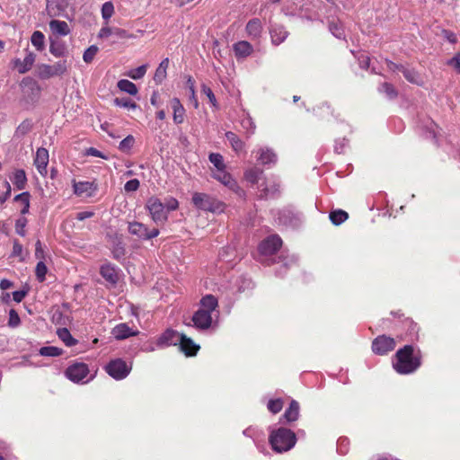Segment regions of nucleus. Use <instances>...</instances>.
Here are the masks:
<instances>
[{
    "label": "nucleus",
    "instance_id": "f8f14e48",
    "mask_svg": "<svg viewBox=\"0 0 460 460\" xmlns=\"http://www.w3.org/2000/svg\"><path fill=\"white\" fill-rule=\"evenodd\" d=\"M282 241L278 235H271L262 241L259 245V252L262 255L275 253L281 246Z\"/></svg>",
    "mask_w": 460,
    "mask_h": 460
},
{
    "label": "nucleus",
    "instance_id": "a18cd8bd",
    "mask_svg": "<svg viewBox=\"0 0 460 460\" xmlns=\"http://www.w3.org/2000/svg\"><path fill=\"white\" fill-rule=\"evenodd\" d=\"M114 13V5L111 2H105L102 7V16L108 21Z\"/></svg>",
    "mask_w": 460,
    "mask_h": 460
},
{
    "label": "nucleus",
    "instance_id": "473e14b6",
    "mask_svg": "<svg viewBox=\"0 0 460 460\" xmlns=\"http://www.w3.org/2000/svg\"><path fill=\"white\" fill-rule=\"evenodd\" d=\"M329 217L333 225L339 226L348 219L349 215L346 211L338 209L332 211Z\"/></svg>",
    "mask_w": 460,
    "mask_h": 460
},
{
    "label": "nucleus",
    "instance_id": "49530a36",
    "mask_svg": "<svg viewBox=\"0 0 460 460\" xmlns=\"http://www.w3.org/2000/svg\"><path fill=\"white\" fill-rule=\"evenodd\" d=\"M134 143H135L134 137L131 135H128L122 141H120L119 148L122 152H128L132 148Z\"/></svg>",
    "mask_w": 460,
    "mask_h": 460
},
{
    "label": "nucleus",
    "instance_id": "58836bf2",
    "mask_svg": "<svg viewBox=\"0 0 460 460\" xmlns=\"http://www.w3.org/2000/svg\"><path fill=\"white\" fill-rule=\"evenodd\" d=\"M147 66L142 65L137 68L129 70L126 75L130 77L133 80L141 79L146 73Z\"/></svg>",
    "mask_w": 460,
    "mask_h": 460
},
{
    "label": "nucleus",
    "instance_id": "3c124183",
    "mask_svg": "<svg viewBox=\"0 0 460 460\" xmlns=\"http://www.w3.org/2000/svg\"><path fill=\"white\" fill-rule=\"evenodd\" d=\"M21 323L20 316L14 309L9 312L8 325L12 328L18 327Z\"/></svg>",
    "mask_w": 460,
    "mask_h": 460
},
{
    "label": "nucleus",
    "instance_id": "dca6fc26",
    "mask_svg": "<svg viewBox=\"0 0 460 460\" xmlns=\"http://www.w3.org/2000/svg\"><path fill=\"white\" fill-rule=\"evenodd\" d=\"M388 66L390 69H398L399 71H401L403 74L405 79L411 84L417 85H421L423 84V80L420 75L414 69L408 68L403 66H398L394 63H390Z\"/></svg>",
    "mask_w": 460,
    "mask_h": 460
},
{
    "label": "nucleus",
    "instance_id": "cd10ccee",
    "mask_svg": "<svg viewBox=\"0 0 460 460\" xmlns=\"http://www.w3.org/2000/svg\"><path fill=\"white\" fill-rule=\"evenodd\" d=\"M101 275L109 282L116 283L118 280V274L116 269L111 264L102 265L101 268Z\"/></svg>",
    "mask_w": 460,
    "mask_h": 460
},
{
    "label": "nucleus",
    "instance_id": "f3484780",
    "mask_svg": "<svg viewBox=\"0 0 460 460\" xmlns=\"http://www.w3.org/2000/svg\"><path fill=\"white\" fill-rule=\"evenodd\" d=\"M183 333H180L173 330H166L158 339V345L172 346L180 342Z\"/></svg>",
    "mask_w": 460,
    "mask_h": 460
},
{
    "label": "nucleus",
    "instance_id": "c9c22d12",
    "mask_svg": "<svg viewBox=\"0 0 460 460\" xmlns=\"http://www.w3.org/2000/svg\"><path fill=\"white\" fill-rule=\"evenodd\" d=\"M27 181L26 174L23 170H17L13 173V183L17 189L22 190Z\"/></svg>",
    "mask_w": 460,
    "mask_h": 460
},
{
    "label": "nucleus",
    "instance_id": "4c0bfd02",
    "mask_svg": "<svg viewBox=\"0 0 460 460\" xmlns=\"http://www.w3.org/2000/svg\"><path fill=\"white\" fill-rule=\"evenodd\" d=\"M242 127L246 130L247 137H250L254 134L256 129V125L253 119L250 117V115H246L241 121Z\"/></svg>",
    "mask_w": 460,
    "mask_h": 460
},
{
    "label": "nucleus",
    "instance_id": "ddd939ff",
    "mask_svg": "<svg viewBox=\"0 0 460 460\" xmlns=\"http://www.w3.org/2000/svg\"><path fill=\"white\" fill-rule=\"evenodd\" d=\"M256 159L261 165H274L278 161V155L272 148L262 146L256 151Z\"/></svg>",
    "mask_w": 460,
    "mask_h": 460
},
{
    "label": "nucleus",
    "instance_id": "6e6d98bb",
    "mask_svg": "<svg viewBox=\"0 0 460 460\" xmlns=\"http://www.w3.org/2000/svg\"><path fill=\"white\" fill-rule=\"evenodd\" d=\"M31 129V124L29 121H23L16 128L17 136H24Z\"/></svg>",
    "mask_w": 460,
    "mask_h": 460
},
{
    "label": "nucleus",
    "instance_id": "423d86ee",
    "mask_svg": "<svg viewBox=\"0 0 460 460\" xmlns=\"http://www.w3.org/2000/svg\"><path fill=\"white\" fill-rule=\"evenodd\" d=\"M67 70L66 60H61L54 65L40 64L37 66V75L41 79H49L53 76L62 75Z\"/></svg>",
    "mask_w": 460,
    "mask_h": 460
},
{
    "label": "nucleus",
    "instance_id": "1a4fd4ad",
    "mask_svg": "<svg viewBox=\"0 0 460 460\" xmlns=\"http://www.w3.org/2000/svg\"><path fill=\"white\" fill-rule=\"evenodd\" d=\"M211 176L229 190L240 196L243 194V190L239 187L237 181L226 171V169L221 171H212Z\"/></svg>",
    "mask_w": 460,
    "mask_h": 460
},
{
    "label": "nucleus",
    "instance_id": "a19ab883",
    "mask_svg": "<svg viewBox=\"0 0 460 460\" xmlns=\"http://www.w3.org/2000/svg\"><path fill=\"white\" fill-rule=\"evenodd\" d=\"M40 354L44 357H57L62 354V349L55 346H47L40 349Z\"/></svg>",
    "mask_w": 460,
    "mask_h": 460
},
{
    "label": "nucleus",
    "instance_id": "f257e3e1",
    "mask_svg": "<svg viewBox=\"0 0 460 460\" xmlns=\"http://www.w3.org/2000/svg\"><path fill=\"white\" fill-rule=\"evenodd\" d=\"M199 305V309L191 318L192 325L199 331H206L212 325V314L216 311L218 303L214 296L207 295L201 298Z\"/></svg>",
    "mask_w": 460,
    "mask_h": 460
},
{
    "label": "nucleus",
    "instance_id": "de8ad7c7",
    "mask_svg": "<svg viewBox=\"0 0 460 460\" xmlns=\"http://www.w3.org/2000/svg\"><path fill=\"white\" fill-rule=\"evenodd\" d=\"M98 52V48L94 45L90 46L83 55V59L85 63H91Z\"/></svg>",
    "mask_w": 460,
    "mask_h": 460
},
{
    "label": "nucleus",
    "instance_id": "603ef678",
    "mask_svg": "<svg viewBox=\"0 0 460 460\" xmlns=\"http://www.w3.org/2000/svg\"><path fill=\"white\" fill-rule=\"evenodd\" d=\"M12 256L19 257L21 261H23L25 260L23 256L22 245L16 240L13 242Z\"/></svg>",
    "mask_w": 460,
    "mask_h": 460
},
{
    "label": "nucleus",
    "instance_id": "e433bc0d",
    "mask_svg": "<svg viewBox=\"0 0 460 460\" xmlns=\"http://www.w3.org/2000/svg\"><path fill=\"white\" fill-rule=\"evenodd\" d=\"M16 202H20L22 206L21 209V213L22 215H25L29 212L30 208V194L28 192H22L21 194H18L14 198Z\"/></svg>",
    "mask_w": 460,
    "mask_h": 460
},
{
    "label": "nucleus",
    "instance_id": "864d4df0",
    "mask_svg": "<svg viewBox=\"0 0 460 460\" xmlns=\"http://www.w3.org/2000/svg\"><path fill=\"white\" fill-rule=\"evenodd\" d=\"M201 93L208 98L210 103L214 107H217V99H216V96L213 93L212 90L210 89V87L207 86L206 84H202Z\"/></svg>",
    "mask_w": 460,
    "mask_h": 460
},
{
    "label": "nucleus",
    "instance_id": "052dcab7",
    "mask_svg": "<svg viewBox=\"0 0 460 460\" xmlns=\"http://www.w3.org/2000/svg\"><path fill=\"white\" fill-rule=\"evenodd\" d=\"M35 257L42 261L45 260V252L40 240L35 244Z\"/></svg>",
    "mask_w": 460,
    "mask_h": 460
},
{
    "label": "nucleus",
    "instance_id": "a211bd4d",
    "mask_svg": "<svg viewBox=\"0 0 460 460\" xmlns=\"http://www.w3.org/2000/svg\"><path fill=\"white\" fill-rule=\"evenodd\" d=\"M35 58L36 57L32 52H28L23 60L16 58L13 61V66L20 74H24L31 70L35 62Z\"/></svg>",
    "mask_w": 460,
    "mask_h": 460
},
{
    "label": "nucleus",
    "instance_id": "680f3d73",
    "mask_svg": "<svg viewBox=\"0 0 460 460\" xmlns=\"http://www.w3.org/2000/svg\"><path fill=\"white\" fill-rule=\"evenodd\" d=\"M187 84L190 92V100L193 102L194 107L197 109L199 107V102L195 95L194 82L191 78H189Z\"/></svg>",
    "mask_w": 460,
    "mask_h": 460
},
{
    "label": "nucleus",
    "instance_id": "2eb2a0df",
    "mask_svg": "<svg viewBox=\"0 0 460 460\" xmlns=\"http://www.w3.org/2000/svg\"><path fill=\"white\" fill-rule=\"evenodd\" d=\"M49 151L44 147H40L36 151L34 165L39 173L42 176L47 175V166L49 164Z\"/></svg>",
    "mask_w": 460,
    "mask_h": 460
},
{
    "label": "nucleus",
    "instance_id": "09e8293b",
    "mask_svg": "<svg viewBox=\"0 0 460 460\" xmlns=\"http://www.w3.org/2000/svg\"><path fill=\"white\" fill-rule=\"evenodd\" d=\"M379 91L382 93H385L387 95V97H389L390 99L395 98L397 96L396 90L394 89V87L392 84H390L388 83H384L380 86Z\"/></svg>",
    "mask_w": 460,
    "mask_h": 460
},
{
    "label": "nucleus",
    "instance_id": "4d7b16f0",
    "mask_svg": "<svg viewBox=\"0 0 460 460\" xmlns=\"http://www.w3.org/2000/svg\"><path fill=\"white\" fill-rule=\"evenodd\" d=\"M447 65L452 66L458 74H460V52L456 53L447 61Z\"/></svg>",
    "mask_w": 460,
    "mask_h": 460
},
{
    "label": "nucleus",
    "instance_id": "ea45409f",
    "mask_svg": "<svg viewBox=\"0 0 460 460\" xmlns=\"http://www.w3.org/2000/svg\"><path fill=\"white\" fill-rule=\"evenodd\" d=\"M44 35L41 31H36L31 35V44L38 49L41 50L44 48Z\"/></svg>",
    "mask_w": 460,
    "mask_h": 460
},
{
    "label": "nucleus",
    "instance_id": "393cba45",
    "mask_svg": "<svg viewBox=\"0 0 460 460\" xmlns=\"http://www.w3.org/2000/svg\"><path fill=\"white\" fill-rule=\"evenodd\" d=\"M258 189L261 197L271 198L279 192V185L275 182L263 181L258 186Z\"/></svg>",
    "mask_w": 460,
    "mask_h": 460
},
{
    "label": "nucleus",
    "instance_id": "8fccbe9b",
    "mask_svg": "<svg viewBox=\"0 0 460 460\" xmlns=\"http://www.w3.org/2000/svg\"><path fill=\"white\" fill-rule=\"evenodd\" d=\"M283 408V402L280 399L270 400L268 402V409L272 413L279 412Z\"/></svg>",
    "mask_w": 460,
    "mask_h": 460
},
{
    "label": "nucleus",
    "instance_id": "69168bd1",
    "mask_svg": "<svg viewBox=\"0 0 460 460\" xmlns=\"http://www.w3.org/2000/svg\"><path fill=\"white\" fill-rule=\"evenodd\" d=\"M112 35V28L110 27H102L99 31V38H108Z\"/></svg>",
    "mask_w": 460,
    "mask_h": 460
},
{
    "label": "nucleus",
    "instance_id": "20e7f679",
    "mask_svg": "<svg viewBox=\"0 0 460 460\" xmlns=\"http://www.w3.org/2000/svg\"><path fill=\"white\" fill-rule=\"evenodd\" d=\"M192 203L198 208L211 213H221L225 204L217 198L203 192H195L192 195Z\"/></svg>",
    "mask_w": 460,
    "mask_h": 460
},
{
    "label": "nucleus",
    "instance_id": "72a5a7b5",
    "mask_svg": "<svg viewBox=\"0 0 460 460\" xmlns=\"http://www.w3.org/2000/svg\"><path fill=\"white\" fill-rule=\"evenodd\" d=\"M209 162L214 165V171H221L226 168L223 156L218 153H211L208 155Z\"/></svg>",
    "mask_w": 460,
    "mask_h": 460
},
{
    "label": "nucleus",
    "instance_id": "bf43d9fd",
    "mask_svg": "<svg viewBox=\"0 0 460 460\" xmlns=\"http://www.w3.org/2000/svg\"><path fill=\"white\" fill-rule=\"evenodd\" d=\"M166 209V212L176 210L179 207L178 200L174 198H169L166 199L165 204H164Z\"/></svg>",
    "mask_w": 460,
    "mask_h": 460
},
{
    "label": "nucleus",
    "instance_id": "a878e982",
    "mask_svg": "<svg viewBox=\"0 0 460 460\" xmlns=\"http://www.w3.org/2000/svg\"><path fill=\"white\" fill-rule=\"evenodd\" d=\"M226 137L236 154L244 151L245 143L235 133L228 131L226 133Z\"/></svg>",
    "mask_w": 460,
    "mask_h": 460
},
{
    "label": "nucleus",
    "instance_id": "9b49d317",
    "mask_svg": "<svg viewBox=\"0 0 460 460\" xmlns=\"http://www.w3.org/2000/svg\"><path fill=\"white\" fill-rule=\"evenodd\" d=\"M128 232L131 234L145 240L152 239L159 234V230L157 228H154L153 230L149 231L144 224L139 222L129 223Z\"/></svg>",
    "mask_w": 460,
    "mask_h": 460
},
{
    "label": "nucleus",
    "instance_id": "4be33fe9",
    "mask_svg": "<svg viewBox=\"0 0 460 460\" xmlns=\"http://www.w3.org/2000/svg\"><path fill=\"white\" fill-rule=\"evenodd\" d=\"M233 49L237 58H244L252 54L253 48L248 41L241 40L234 44Z\"/></svg>",
    "mask_w": 460,
    "mask_h": 460
},
{
    "label": "nucleus",
    "instance_id": "e2e57ef3",
    "mask_svg": "<svg viewBox=\"0 0 460 460\" xmlns=\"http://www.w3.org/2000/svg\"><path fill=\"white\" fill-rule=\"evenodd\" d=\"M112 34L117 36L119 39H129L132 38L131 35H129L127 31L120 29V28H112Z\"/></svg>",
    "mask_w": 460,
    "mask_h": 460
},
{
    "label": "nucleus",
    "instance_id": "5fc2aeb1",
    "mask_svg": "<svg viewBox=\"0 0 460 460\" xmlns=\"http://www.w3.org/2000/svg\"><path fill=\"white\" fill-rule=\"evenodd\" d=\"M26 224H27V219L25 217H21V218L16 220V223H15V232L19 235H21V236H24L25 235V226H26Z\"/></svg>",
    "mask_w": 460,
    "mask_h": 460
},
{
    "label": "nucleus",
    "instance_id": "6e6552de",
    "mask_svg": "<svg viewBox=\"0 0 460 460\" xmlns=\"http://www.w3.org/2000/svg\"><path fill=\"white\" fill-rule=\"evenodd\" d=\"M89 374L88 366L84 363H74L70 365L65 372L66 376L74 383H87L84 381Z\"/></svg>",
    "mask_w": 460,
    "mask_h": 460
},
{
    "label": "nucleus",
    "instance_id": "f03ea898",
    "mask_svg": "<svg viewBox=\"0 0 460 460\" xmlns=\"http://www.w3.org/2000/svg\"><path fill=\"white\" fill-rule=\"evenodd\" d=\"M420 364V357L414 355L413 347L406 345L396 352L393 367L397 373L407 375L417 370Z\"/></svg>",
    "mask_w": 460,
    "mask_h": 460
},
{
    "label": "nucleus",
    "instance_id": "774afa93",
    "mask_svg": "<svg viewBox=\"0 0 460 460\" xmlns=\"http://www.w3.org/2000/svg\"><path fill=\"white\" fill-rule=\"evenodd\" d=\"M25 296L26 292L22 290L13 292V299L17 303L21 302L25 297Z\"/></svg>",
    "mask_w": 460,
    "mask_h": 460
},
{
    "label": "nucleus",
    "instance_id": "c03bdc74",
    "mask_svg": "<svg viewBox=\"0 0 460 460\" xmlns=\"http://www.w3.org/2000/svg\"><path fill=\"white\" fill-rule=\"evenodd\" d=\"M329 30L338 39L344 37L343 28L339 22H331L329 24Z\"/></svg>",
    "mask_w": 460,
    "mask_h": 460
},
{
    "label": "nucleus",
    "instance_id": "0e129e2a",
    "mask_svg": "<svg viewBox=\"0 0 460 460\" xmlns=\"http://www.w3.org/2000/svg\"><path fill=\"white\" fill-rule=\"evenodd\" d=\"M443 33V36L450 42V43H456L457 39H456V35L450 31H447V30H444L442 31Z\"/></svg>",
    "mask_w": 460,
    "mask_h": 460
},
{
    "label": "nucleus",
    "instance_id": "412c9836",
    "mask_svg": "<svg viewBox=\"0 0 460 460\" xmlns=\"http://www.w3.org/2000/svg\"><path fill=\"white\" fill-rule=\"evenodd\" d=\"M111 333L117 340H124L137 335L138 332L132 330L127 323H119L112 329Z\"/></svg>",
    "mask_w": 460,
    "mask_h": 460
},
{
    "label": "nucleus",
    "instance_id": "0eeeda50",
    "mask_svg": "<svg viewBox=\"0 0 460 460\" xmlns=\"http://www.w3.org/2000/svg\"><path fill=\"white\" fill-rule=\"evenodd\" d=\"M105 370L114 379L121 380L128 376L131 370V367L127 365V363L124 360L117 358L111 360L105 367Z\"/></svg>",
    "mask_w": 460,
    "mask_h": 460
},
{
    "label": "nucleus",
    "instance_id": "338daca9",
    "mask_svg": "<svg viewBox=\"0 0 460 460\" xmlns=\"http://www.w3.org/2000/svg\"><path fill=\"white\" fill-rule=\"evenodd\" d=\"M94 215L93 211H81L76 214V219L83 221L86 218H90Z\"/></svg>",
    "mask_w": 460,
    "mask_h": 460
},
{
    "label": "nucleus",
    "instance_id": "f704fd0d",
    "mask_svg": "<svg viewBox=\"0 0 460 460\" xmlns=\"http://www.w3.org/2000/svg\"><path fill=\"white\" fill-rule=\"evenodd\" d=\"M58 338L66 345L73 346L76 343V340H75L70 332L66 328L58 329Z\"/></svg>",
    "mask_w": 460,
    "mask_h": 460
},
{
    "label": "nucleus",
    "instance_id": "6ab92c4d",
    "mask_svg": "<svg viewBox=\"0 0 460 460\" xmlns=\"http://www.w3.org/2000/svg\"><path fill=\"white\" fill-rule=\"evenodd\" d=\"M271 41L274 45H279L288 38V32L280 24H272L270 29Z\"/></svg>",
    "mask_w": 460,
    "mask_h": 460
},
{
    "label": "nucleus",
    "instance_id": "b1692460",
    "mask_svg": "<svg viewBox=\"0 0 460 460\" xmlns=\"http://www.w3.org/2000/svg\"><path fill=\"white\" fill-rule=\"evenodd\" d=\"M171 107L173 111V121L175 124H181L184 121L185 109L178 98L171 100Z\"/></svg>",
    "mask_w": 460,
    "mask_h": 460
},
{
    "label": "nucleus",
    "instance_id": "c756f323",
    "mask_svg": "<svg viewBox=\"0 0 460 460\" xmlns=\"http://www.w3.org/2000/svg\"><path fill=\"white\" fill-rule=\"evenodd\" d=\"M117 87L124 93H127L130 95H137L138 93L137 85L127 80V79H121L117 83Z\"/></svg>",
    "mask_w": 460,
    "mask_h": 460
},
{
    "label": "nucleus",
    "instance_id": "4468645a",
    "mask_svg": "<svg viewBox=\"0 0 460 460\" xmlns=\"http://www.w3.org/2000/svg\"><path fill=\"white\" fill-rule=\"evenodd\" d=\"M73 188L74 193L83 198L93 197L97 190L96 185L92 181H74Z\"/></svg>",
    "mask_w": 460,
    "mask_h": 460
},
{
    "label": "nucleus",
    "instance_id": "2f4dec72",
    "mask_svg": "<svg viewBox=\"0 0 460 460\" xmlns=\"http://www.w3.org/2000/svg\"><path fill=\"white\" fill-rule=\"evenodd\" d=\"M298 415H299V404L297 402L292 401L290 402L288 409H287L284 413V418L288 421H295L296 420H297Z\"/></svg>",
    "mask_w": 460,
    "mask_h": 460
},
{
    "label": "nucleus",
    "instance_id": "39448f33",
    "mask_svg": "<svg viewBox=\"0 0 460 460\" xmlns=\"http://www.w3.org/2000/svg\"><path fill=\"white\" fill-rule=\"evenodd\" d=\"M146 208L148 210L153 221L157 225L164 224L168 219V215L164 203L156 197H151L147 199Z\"/></svg>",
    "mask_w": 460,
    "mask_h": 460
},
{
    "label": "nucleus",
    "instance_id": "79ce46f5",
    "mask_svg": "<svg viewBox=\"0 0 460 460\" xmlns=\"http://www.w3.org/2000/svg\"><path fill=\"white\" fill-rule=\"evenodd\" d=\"M47 272H48V268H47L46 264L44 263V261H40L37 263L36 269H35V274H36L37 279L40 282H43L46 279Z\"/></svg>",
    "mask_w": 460,
    "mask_h": 460
},
{
    "label": "nucleus",
    "instance_id": "9d476101",
    "mask_svg": "<svg viewBox=\"0 0 460 460\" xmlns=\"http://www.w3.org/2000/svg\"><path fill=\"white\" fill-rule=\"evenodd\" d=\"M395 345L396 343L394 338L386 335H380L373 341L372 350L375 354L385 355L394 350Z\"/></svg>",
    "mask_w": 460,
    "mask_h": 460
},
{
    "label": "nucleus",
    "instance_id": "7ed1b4c3",
    "mask_svg": "<svg viewBox=\"0 0 460 460\" xmlns=\"http://www.w3.org/2000/svg\"><path fill=\"white\" fill-rule=\"evenodd\" d=\"M296 435L290 429L280 428L270 436V443L272 449L278 453L290 450L296 444Z\"/></svg>",
    "mask_w": 460,
    "mask_h": 460
},
{
    "label": "nucleus",
    "instance_id": "5701e85b",
    "mask_svg": "<svg viewBox=\"0 0 460 460\" xmlns=\"http://www.w3.org/2000/svg\"><path fill=\"white\" fill-rule=\"evenodd\" d=\"M179 344L181 351H183L186 356L195 355L199 349V346L195 344L194 341L185 334H182Z\"/></svg>",
    "mask_w": 460,
    "mask_h": 460
},
{
    "label": "nucleus",
    "instance_id": "13d9d810",
    "mask_svg": "<svg viewBox=\"0 0 460 460\" xmlns=\"http://www.w3.org/2000/svg\"><path fill=\"white\" fill-rule=\"evenodd\" d=\"M139 188V181L137 179H132L128 181L124 185V190L127 192L136 191Z\"/></svg>",
    "mask_w": 460,
    "mask_h": 460
},
{
    "label": "nucleus",
    "instance_id": "c85d7f7f",
    "mask_svg": "<svg viewBox=\"0 0 460 460\" xmlns=\"http://www.w3.org/2000/svg\"><path fill=\"white\" fill-rule=\"evenodd\" d=\"M50 30L59 35H67L69 33L68 24L64 21L53 20L49 22Z\"/></svg>",
    "mask_w": 460,
    "mask_h": 460
},
{
    "label": "nucleus",
    "instance_id": "bb28decb",
    "mask_svg": "<svg viewBox=\"0 0 460 460\" xmlns=\"http://www.w3.org/2000/svg\"><path fill=\"white\" fill-rule=\"evenodd\" d=\"M262 174V170L253 167L248 169L244 172V178L248 182L252 183V185L257 184L259 186L261 184L260 180L261 179Z\"/></svg>",
    "mask_w": 460,
    "mask_h": 460
},
{
    "label": "nucleus",
    "instance_id": "7c9ffc66",
    "mask_svg": "<svg viewBox=\"0 0 460 460\" xmlns=\"http://www.w3.org/2000/svg\"><path fill=\"white\" fill-rule=\"evenodd\" d=\"M168 66H169V59L168 58H164L159 64L158 67L155 70V75H154V80L157 84H161L164 80V78L166 77V70L168 68Z\"/></svg>",
    "mask_w": 460,
    "mask_h": 460
},
{
    "label": "nucleus",
    "instance_id": "aec40b11",
    "mask_svg": "<svg viewBox=\"0 0 460 460\" xmlns=\"http://www.w3.org/2000/svg\"><path fill=\"white\" fill-rule=\"evenodd\" d=\"M248 37L252 40H257L262 32V24L260 19L254 18L248 22L245 27Z\"/></svg>",
    "mask_w": 460,
    "mask_h": 460
},
{
    "label": "nucleus",
    "instance_id": "37998d69",
    "mask_svg": "<svg viewBox=\"0 0 460 460\" xmlns=\"http://www.w3.org/2000/svg\"><path fill=\"white\" fill-rule=\"evenodd\" d=\"M114 104L118 107H122V108L131 109V110H136L137 108V103L128 98H116L114 100Z\"/></svg>",
    "mask_w": 460,
    "mask_h": 460
}]
</instances>
